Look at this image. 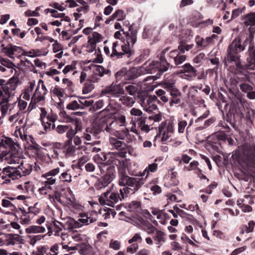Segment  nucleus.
I'll return each instance as SVG.
<instances>
[{"label":"nucleus","mask_w":255,"mask_h":255,"mask_svg":"<svg viewBox=\"0 0 255 255\" xmlns=\"http://www.w3.org/2000/svg\"><path fill=\"white\" fill-rule=\"evenodd\" d=\"M77 220L71 217H66L61 219L60 221H54L52 224L53 226V231L54 235L57 236L65 235L61 233L63 229L64 230L73 231L75 229L81 228L83 226L88 225L95 222V220L88 214H80Z\"/></svg>","instance_id":"obj_1"},{"label":"nucleus","mask_w":255,"mask_h":255,"mask_svg":"<svg viewBox=\"0 0 255 255\" xmlns=\"http://www.w3.org/2000/svg\"><path fill=\"white\" fill-rule=\"evenodd\" d=\"M165 52L166 49H164L161 52L159 61L146 62L140 67V68L142 69V74H153L157 72L160 75L167 71L170 64L167 62L165 58Z\"/></svg>","instance_id":"obj_2"},{"label":"nucleus","mask_w":255,"mask_h":255,"mask_svg":"<svg viewBox=\"0 0 255 255\" xmlns=\"http://www.w3.org/2000/svg\"><path fill=\"white\" fill-rule=\"evenodd\" d=\"M32 171V166L27 162L22 161L17 167L8 166L3 169V178L8 177L14 180L21 176L29 174Z\"/></svg>","instance_id":"obj_3"},{"label":"nucleus","mask_w":255,"mask_h":255,"mask_svg":"<svg viewBox=\"0 0 255 255\" xmlns=\"http://www.w3.org/2000/svg\"><path fill=\"white\" fill-rule=\"evenodd\" d=\"M144 183V180L143 178L130 177L124 173H121L120 175L119 185L129 187L134 192L138 190Z\"/></svg>","instance_id":"obj_4"},{"label":"nucleus","mask_w":255,"mask_h":255,"mask_svg":"<svg viewBox=\"0 0 255 255\" xmlns=\"http://www.w3.org/2000/svg\"><path fill=\"white\" fill-rule=\"evenodd\" d=\"M244 49L245 47L241 45L240 40L237 38L232 41L228 49V59L231 61H235L239 68L241 66L240 62L238 61L240 57L239 53Z\"/></svg>","instance_id":"obj_5"},{"label":"nucleus","mask_w":255,"mask_h":255,"mask_svg":"<svg viewBox=\"0 0 255 255\" xmlns=\"http://www.w3.org/2000/svg\"><path fill=\"white\" fill-rule=\"evenodd\" d=\"M99 201L102 205H107L114 207L115 205L120 201H122L118 192L107 191L103 196L99 198Z\"/></svg>","instance_id":"obj_6"},{"label":"nucleus","mask_w":255,"mask_h":255,"mask_svg":"<svg viewBox=\"0 0 255 255\" xmlns=\"http://www.w3.org/2000/svg\"><path fill=\"white\" fill-rule=\"evenodd\" d=\"M47 90L44 82L40 79L36 86L35 92L31 97V104H36L45 100V96L47 93Z\"/></svg>","instance_id":"obj_7"},{"label":"nucleus","mask_w":255,"mask_h":255,"mask_svg":"<svg viewBox=\"0 0 255 255\" xmlns=\"http://www.w3.org/2000/svg\"><path fill=\"white\" fill-rule=\"evenodd\" d=\"M174 131V125L172 122H162L158 127V134L163 141L167 140Z\"/></svg>","instance_id":"obj_8"},{"label":"nucleus","mask_w":255,"mask_h":255,"mask_svg":"<svg viewBox=\"0 0 255 255\" xmlns=\"http://www.w3.org/2000/svg\"><path fill=\"white\" fill-rule=\"evenodd\" d=\"M102 93L112 97L119 98L124 94L125 90L120 84L113 83L110 85L106 87L102 91Z\"/></svg>","instance_id":"obj_9"},{"label":"nucleus","mask_w":255,"mask_h":255,"mask_svg":"<svg viewBox=\"0 0 255 255\" xmlns=\"http://www.w3.org/2000/svg\"><path fill=\"white\" fill-rule=\"evenodd\" d=\"M156 100L155 96H145L141 99V105L144 111L151 113L157 110Z\"/></svg>","instance_id":"obj_10"},{"label":"nucleus","mask_w":255,"mask_h":255,"mask_svg":"<svg viewBox=\"0 0 255 255\" xmlns=\"http://www.w3.org/2000/svg\"><path fill=\"white\" fill-rule=\"evenodd\" d=\"M60 170L59 168L53 169L49 171L42 175V177L46 179V180L43 182V184L45 186L51 187V185L56 183L57 179L55 177L57 175L60 173Z\"/></svg>","instance_id":"obj_11"},{"label":"nucleus","mask_w":255,"mask_h":255,"mask_svg":"<svg viewBox=\"0 0 255 255\" xmlns=\"http://www.w3.org/2000/svg\"><path fill=\"white\" fill-rule=\"evenodd\" d=\"M116 171L115 167L113 166H110L107 169V172L102 178L101 184L102 187H106L108 186L115 178Z\"/></svg>","instance_id":"obj_12"},{"label":"nucleus","mask_w":255,"mask_h":255,"mask_svg":"<svg viewBox=\"0 0 255 255\" xmlns=\"http://www.w3.org/2000/svg\"><path fill=\"white\" fill-rule=\"evenodd\" d=\"M243 154L249 162L254 163L255 162V145L252 144L245 145Z\"/></svg>","instance_id":"obj_13"},{"label":"nucleus","mask_w":255,"mask_h":255,"mask_svg":"<svg viewBox=\"0 0 255 255\" xmlns=\"http://www.w3.org/2000/svg\"><path fill=\"white\" fill-rule=\"evenodd\" d=\"M183 53H180V51L175 50L169 52V57L174 59L175 64L177 66L182 64L186 60V56L182 54Z\"/></svg>","instance_id":"obj_14"},{"label":"nucleus","mask_w":255,"mask_h":255,"mask_svg":"<svg viewBox=\"0 0 255 255\" xmlns=\"http://www.w3.org/2000/svg\"><path fill=\"white\" fill-rule=\"evenodd\" d=\"M171 99L170 101V106H172L173 104H178L181 102V93L178 89L173 85L169 89Z\"/></svg>","instance_id":"obj_15"},{"label":"nucleus","mask_w":255,"mask_h":255,"mask_svg":"<svg viewBox=\"0 0 255 255\" xmlns=\"http://www.w3.org/2000/svg\"><path fill=\"white\" fill-rule=\"evenodd\" d=\"M142 74V69L140 67L132 68L128 70H125V80H129L135 79Z\"/></svg>","instance_id":"obj_16"},{"label":"nucleus","mask_w":255,"mask_h":255,"mask_svg":"<svg viewBox=\"0 0 255 255\" xmlns=\"http://www.w3.org/2000/svg\"><path fill=\"white\" fill-rule=\"evenodd\" d=\"M56 120V116L51 114L48 115L45 120L41 121L42 125L46 132L50 131L55 127L54 122Z\"/></svg>","instance_id":"obj_17"},{"label":"nucleus","mask_w":255,"mask_h":255,"mask_svg":"<svg viewBox=\"0 0 255 255\" xmlns=\"http://www.w3.org/2000/svg\"><path fill=\"white\" fill-rule=\"evenodd\" d=\"M123 33L125 34L126 37V42L128 44H130L133 46L137 40L136 32L131 29L130 27H128V31L124 32L123 30Z\"/></svg>","instance_id":"obj_18"},{"label":"nucleus","mask_w":255,"mask_h":255,"mask_svg":"<svg viewBox=\"0 0 255 255\" xmlns=\"http://www.w3.org/2000/svg\"><path fill=\"white\" fill-rule=\"evenodd\" d=\"M13 145V141L10 138L2 137L0 138V152L9 150Z\"/></svg>","instance_id":"obj_19"},{"label":"nucleus","mask_w":255,"mask_h":255,"mask_svg":"<svg viewBox=\"0 0 255 255\" xmlns=\"http://www.w3.org/2000/svg\"><path fill=\"white\" fill-rule=\"evenodd\" d=\"M1 47H2L1 49L2 51L10 58H13V55L15 52L21 49L20 47L10 44L8 45L5 47H4L3 45H2Z\"/></svg>","instance_id":"obj_20"},{"label":"nucleus","mask_w":255,"mask_h":255,"mask_svg":"<svg viewBox=\"0 0 255 255\" xmlns=\"http://www.w3.org/2000/svg\"><path fill=\"white\" fill-rule=\"evenodd\" d=\"M154 236L153 237L155 244L158 245V247L160 248L161 245L165 242V234L161 230H157L154 233Z\"/></svg>","instance_id":"obj_21"},{"label":"nucleus","mask_w":255,"mask_h":255,"mask_svg":"<svg viewBox=\"0 0 255 255\" xmlns=\"http://www.w3.org/2000/svg\"><path fill=\"white\" fill-rule=\"evenodd\" d=\"M45 231V227L37 225L30 226L25 229L26 233L28 234L43 233Z\"/></svg>","instance_id":"obj_22"},{"label":"nucleus","mask_w":255,"mask_h":255,"mask_svg":"<svg viewBox=\"0 0 255 255\" xmlns=\"http://www.w3.org/2000/svg\"><path fill=\"white\" fill-rule=\"evenodd\" d=\"M196 44L199 47H205L213 43V41L211 37H207L205 38H200L197 36L195 38Z\"/></svg>","instance_id":"obj_23"},{"label":"nucleus","mask_w":255,"mask_h":255,"mask_svg":"<svg viewBox=\"0 0 255 255\" xmlns=\"http://www.w3.org/2000/svg\"><path fill=\"white\" fill-rule=\"evenodd\" d=\"M86 131L90 132L95 139L100 137V133L102 132V128L100 126H94L87 129Z\"/></svg>","instance_id":"obj_24"},{"label":"nucleus","mask_w":255,"mask_h":255,"mask_svg":"<svg viewBox=\"0 0 255 255\" xmlns=\"http://www.w3.org/2000/svg\"><path fill=\"white\" fill-rule=\"evenodd\" d=\"M110 143L113 148H115L117 150H122L124 148V142L115 137H110Z\"/></svg>","instance_id":"obj_25"},{"label":"nucleus","mask_w":255,"mask_h":255,"mask_svg":"<svg viewBox=\"0 0 255 255\" xmlns=\"http://www.w3.org/2000/svg\"><path fill=\"white\" fill-rule=\"evenodd\" d=\"M24 118L23 113L20 112H18L17 113L11 116L9 118L8 120L10 123H18L19 124H21L23 123Z\"/></svg>","instance_id":"obj_26"},{"label":"nucleus","mask_w":255,"mask_h":255,"mask_svg":"<svg viewBox=\"0 0 255 255\" xmlns=\"http://www.w3.org/2000/svg\"><path fill=\"white\" fill-rule=\"evenodd\" d=\"M79 123L78 122L75 121V125H76V130L73 129L71 128L69 129H68L67 131L66 136L68 138V140L67 141V144H71L72 142V138L75 136V134L76 133L77 131L78 130H80V128L79 127Z\"/></svg>","instance_id":"obj_27"},{"label":"nucleus","mask_w":255,"mask_h":255,"mask_svg":"<svg viewBox=\"0 0 255 255\" xmlns=\"http://www.w3.org/2000/svg\"><path fill=\"white\" fill-rule=\"evenodd\" d=\"M157 167L158 165L156 163L150 164L142 172H140V175L145 176V177L147 178L150 172H155L157 171Z\"/></svg>","instance_id":"obj_28"},{"label":"nucleus","mask_w":255,"mask_h":255,"mask_svg":"<svg viewBox=\"0 0 255 255\" xmlns=\"http://www.w3.org/2000/svg\"><path fill=\"white\" fill-rule=\"evenodd\" d=\"M199 165V163L198 161L194 160L192 161L189 165L187 166H185L184 169L188 171L194 170L195 171V173L197 175H199V173H201L202 170L198 167Z\"/></svg>","instance_id":"obj_29"},{"label":"nucleus","mask_w":255,"mask_h":255,"mask_svg":"<svg viewBox=\"0 0 255 255\" xmlns=\"http://www.w3.org/2000/svg\"><path fill=\"white\" fill-rule=\"evenodd\" d=\"M254 198L250 195H246L244 198L239 199L237 201V205L241 208L246 204H253L254 203Z\"/></svg>","instance_id":"obj_30"},{"label":"nucleus","mask_w":255,"mask_h":255,"mask_svg":"<svg viewBox=\"0 0 255 255\" xmlns=\"http://www.w3.org/2000/svg\"><path fill=\"white\" fill-rule=\"evenodd\" d=\"M120 197L121 201L124 200L125 198L128 197L129 195L134 193L135 192L132 191L130 187L126 186H124L123 188L120 189Z\"/></svg>","instance_id":"obj_31"},{"label":"nucleus","mask_w":255,"mask_h":255,"mask_svg":"<svg viewBox=\"0 0 255 255\" xmlns=\"http://www.w3.org/2000/svg\"><path fill=\"white\" fill-rule=\"evenodd\" d=\"M120 101L123 104L129 107H131L135 103V99L134 97L128 96L127 95L121 96Z\"/></svg>","instance_id":"obj_32"},{"label":"nucleus","mask_w":255,"mask_h":255,"mask_svg":"<svg viewBox=\"0 0 255 255\" xmlns=\"http://www.w3.org/2000/svg\"><path fill=\"white\" fill-rule=\"evenodd\" d=\"M141 210V204L138 201H132L128 204V211L130 212H139Z\"/></svg>","instance_id":"obj_33"},{"label":"nucleus","mask_w":255,"mask_h":255,"mask_svg":"<svg viewBox=\"0 0 255 255\" xmlns=\"http://www.w3.org/2000/svg\"><path fill=\"white\" fill-rule=\"evenodd\" d=\"M182 67L183 69L181 71V73H190L191 75H193L194 76L196 75V70L190 64L186 63Z\"/></svg>","instance_id":"obj_34"},{"label":"nucleus","mask_w":255,"mask_h":255,"mask_svg":"<svg viewBox=\"0 0 255 255\" xmlns=\"http://www.w3.org/2000/svg\"><path fill=\"white\" fill-rule=\"evenodd\" d=\"M130 114L131 115L136 117V120L138 122L145 118L143 116L142 112L139 109L135 108H133L130 110Z\"/></svg>","instance_id":"obj_35"},{"label":"nucleus","mask_w":255,"mask_h":255,"mask_svg":"<svg viewBox=\"0 0 255 255\" xmlns=\"http://www.w3.org/2000/svg\"><path fill=\"white\" fill-rule=\"evenodd\" d=\"M66 108L69 110H76L78 109H83V107H82V105L80 104L79 101L76 100L72 101L68 103L66 106Z\"/></svg>","instance_id":"obj_36"},{"label":"nucleus","mask_w":255,"mask_h":255,"mask_svg":"<svg viewBox=\"0 0 255 255\" xmlns=\"http://www.w3.org/2000/svg\"><path fill=\"white\" fill-rule=\"evenodd\" d=\"M69 250H78L81 255H84L86 253L87 250V246L84 244H77L74 247H70Z\"/></svg>","instance_id":"obj_37"},{"label":"nucleus","mask_w":255,"mask_h":255,"mask_svg":"<svg viewBox=\"0 0 255 255\" xmlns=\"http://www.w3.org/2000/svg\"><path fill=\"white\" fill-rule=\"evenodd\" d=\"M75 151V147L71 144H67V141L65 142L64 144V152L66 155L69 156L72 155Z\"/></svg>","instance_id":"obj_38"},{"label":"nucleus","mask_w":255,"mask_h":255,"mask_svg":"<svg viewBox=\"0 0 255 255\" xmlns=\"http://www.w3.org/2000/svg\"><path fill=\"white\" fill-rule=\"evenodd\" d=\"M244 23L246 25H253L255 24V12L251 13L245 17Z\"/></svg>","instance_id":"obj_39"},{"label":"nucleus","mask_w":255,"mask_h":255,"mask_svg":"<svg viewBox=\"0 0 255 255\" xmlns=\"http://www.w3.org/2000/svg\"><path fill=\"white\" fill-rule=\"evenodd\" d=\"M125 17L124 11L122 9L116 10L113 14L110 17L111 20L117 19L119 21L123 20Z\"/></svg>","instance_id":"obj_40"},{"label":"nucleus","mask_w":255,"mask_h":255,"mask_svg":"<svg viewBox=\"0 0 255 255\" xmlns=\"http://www.w3.org/2000/svg\"><path fill=\"white\" fill-rule=\"evenodd\" d=\"M109 70L105 69L102 66H96L94 70V73L95 75H99L100 77L103 76L105 74H107Z\"/></svg>","instance_id":"obj_41"},{"label":"nucleus","mask_w":255,"mask_h":255,"mask_svg":"<svg viewBox=\"0 0 255 255\" xmlns=\"http://www.w3.org/2000/svg\"><path fill=\"white\" fill-rule=\"evenodd\" d=\"M118 46H120L118 41H116L113 43L112 46V53L111 55L112 57L117 56L118 57H121L124 55L123 53L118 52L117 49V47Z\"/></svg>","instance_id":"obj_42"},{"label":"nucleus","mask_w":255,"mask_h":255,"mask_svg":"<svg viewBox=\"0 0 255 255\" xmlns=\"http://www.w3.org/2000/svg\"><path fill=\"white\" fill-rule=\"evenodd\" d=\"M249 51L250 57L248 58V60L250 63L253 64L255 63V49L253 48L252 44L250 45Z\"/></svg>","instance_id":"obj_43"},{"label":"nucleus","mask_w":255,"mask_h":255,"mask_svg":"<svg viewBox=\"0 0 255 255\" xmlns=\"http://www.w3.org/2000/svg\"><path fill=\"white\" fill-rule=\"evenodd\" d=\"M122 51L125 54H128L129 56L131 55V49L133 47L130 44H128L126 42H124L122 45H120Z\"/></svg>","instance_id":"obj_44"},{"label":"nucleus","mask_w":255,"mask_h":255,"mask_svg":"<svg viewBox=\"0 0 255 255\" xmlns=\"http://www.w3.org/2000/svg\"><path fill=\"white\" fill-rule=\"evenodd\" d=\"M72 176L67 172H63L59 176L60 180L63 182L70 183L72 181Z\"/></svg>","instance_id":"obj_45"},{"label":"nucleus","mask_w":255,"mask_h":255,"mask_svg":"<svg viewBox=\"0 0 255 255\" xmlns=\"http://www.w3.org/2000/svg\"><path fill=\"white\" fill-rule=\"evenodd\" d=\"M94 88V84L91 82H87L83 89V93L86 94L91 92Z\"/></svg>","instance_id":"obj_46"},{"label":"nucleus","mask_w":255,"mask_h":255,"mask_svg":"<svg viewBox=\"0 0 255 255\" xmlns=\"http://www.w3.org/2000/svg\"><path fill=\"white\" fill-rule=\"evenodd\" d=\"M239 87L241 89V90L243 93H248L250 92V91H252L253 90V87L251 86V85L246 83H241L239 85Z\"/></svg>","instance_id":"obj_47"},{"label":"nucleus","mask_w":255,"mask_h":255,"mask_svg":"<svg viewBox=\"0 0 255 255\" xmlns=\"http://www.w3.org/2000/svg\"><path fill=\"white\" fill-rule=\"evenodd\" d=\"M121 242L117 240H111L109 244V248L116 251L119 250L121 248Z\"/></svg>","instance_id":"obj_48"},{"label":"nucleus","mask_w":255,"mask_h":255,"mask_svg":"<svg viewBox=\"0 0 255 255\" xmlns=\"http://www.w3.org/2000/svg\"><path fill=\"white\" fill-rule=\"evenodd\" d=\"M31 218L27 213L23 212V215L20 218V223L23 225H28L30 223Z\"/></svg>","instance_id":"obj_49"},{"label":"nucleus","mask_w":255,"mask_h":255,"mask_svg":"<svg viewBox=\"0 0 255 255\" xmlns=\"http://www.w3.org/2000/svg\"><path fill=\"white\" fill-rule=\"evenodd\" d=\"M205 55L204 53H201L199 54L198 55H197L194 59H193V62L195 64L201 65L203 63V61L205 60Z\"/></svg>","instance_id":"obj_50"},{"label":"nucleus","mask_w":255,"mask_h":255,"mask_svg":"<svg viewBox=\"0 0 255 255\" xmlns=\"http://www.w3.org/2000/svg\"><path fill=\"white\" fill-rule=\"evenodd\" d=\"M156 94L160 97V99L164 103H166L168 101V98L165 96V92L162 90L159 89L155 92Z\"/></svg>","instance_id":"obj_51"},{"label":"nucleus","mask_w":255,"mask_h":255,"mask_svg":"<svg viewBox=\"0 0 255 255\" xmlns=\"http://www.w3.org/2000/svg\"><path fill=\"white\" fill-rule=\"evenodd\" d=\"M125 90L131 96H134L137 91L136 86L132 85H129L125 87Z\"/></svg>","instance_id":"obj_52"},{"label":"nucleus","mask_w":255,"mask_h":255,"mask_svg":"<svg viewBox=\"0 0 255 255\" xmlns=\"http://www.w3.org/2000/svg\"><path fill=\"white\" fill-rule=\"evenodd\" d=\"M117 125V122L112 121L109 125H107L105 130L109 133H112L115 130V127Z\"/></svg>","instance_id":"obj_53"},{"label":"nucleus","mask_w":255,"mask_h":255,"mask_svg":"<svg viewBox=\"0 0 255 255\" xmlns=\"http://www.w3.org/2000/svg\"><path fill=\"white\" fill-rule=\"evenodd\" d=\"M138 125L142 130L146 132L149 131V126L145 124V118L138 122Z\"/></svg>","instance_id":"obj_54"},{"label":"nucleus","mask_w":255,"mask_h":255,"mask_svg":"<svg viewBox=\"0 0 255 255\" xmlns=\"http://www.w3.org/2000/svg\"><path fill=\"white\" fill-rule=\"evenodd\" d=\"M89 38L92 40H93L97 43L100 42L102 40V37L101 34L97 32H93L92 35L89 36Z\"/></svg>","instance_id":"obj_55"},{"label":"nucleus","mask_w":255,"mask_h":255,"mask_svg":"<svg viewBox=\"0 0 255 255\" xmlns=\"http://www.w3.org/2000/svg\"><path fill=\"white\" fill-rule=\"evenodd\" d=\"M187 125V123L186 121H181L179 122L178 124V131L179 133H183Z\"/></svg>","instance_id":"obj_56"},{"label":"nucleus","mask_w":255,"mask_h":255,"mask_svg":"<svg viewBox=\"0 0 255 255\" xmlns=\"http://www.w3.org/2000/svg\"><path fill=\"white\" fill-rule=\"evenodd\" d=\"M255 226V222L252 220L250 221L248 223V225H246L245 226V228H246V229H245L246 233H250L252 232L254 230Z\"/></svg>","instance_id":"obj_57"},{"label":"nucleus","mask_w":255,"mask_h":255,"mask_svg":"<svg viewBox=\"0 0 255 255\" xmlns=\"http://www.w3.org/2000/svg\"><path fill=\"white\" fill-rule=\"evenodd\" d=\"M138 249V245L137 244H133L127 248V253L133 254Z\"/></svg>","instance_id":"obj_58"},{"label":"nucleus","mask_w":255,"mask_h":255,"mask_svg":"<svg viewBox=\"0 0 255 255\" xmlns=\"http://www.w3.org/2000/svg\"><path fill=\"white\" fill-rule=\"evenodd\" d=\"M52 188L47 186H45V184H43V186L40 188L38 190L39 193L41 195H47Z\"/></svg>","instance_id":"obj_59"},{"label":"nucleus","mask_w":255,"mask_h":255,"mask_svg":"<svg viewBox=\"0 0 255 255\" xmlns=\"http://www.w3.org/2000/svg\"><path fill=\"white\" fill-rule=\"evenodd\" d=\"M80 104L82 105V107H83L84 106L85 107H89L92 105L94 103L93 100H86L85 98H81L80 100H79Z\"/></svg>","instance_id":"obj_60"},{"label":"nucleus","mask_w":255,"mask_h":255,"mask_svg":"<svg viewBox=\"0 0 255 255\" xmlns=\"http://www.w3.org/2000/svg\"><path fill=\"white\" fill-rule=\"evenodd\" d=\"M59 249V245L58 244H55L51 247L50 252L47 254H49V255H58Z\"/></svg>","instance_id":"obj_61"},{"label":"nucleus","mask_w":255,"mask_h":255,"mask_svg":"<svg viewBox=\"0 0 255 255\" xmlns=\"http://www.w3.org/2000/svg\"><path fill=\"white\" fill-rule=\"evenodd\" d=\"M47 249L45 246L37 248V250L33 253L34 255H44L46 253Z\"/></svg>","instance_id":"obj_62"},{"label":"nucleus","mask_w":255,"mask_h":255,"mask_svg":"<svg viewBox=\"0 0 255 255\" xmlns=\"http://www.w3.org/2000/svg\"><path fill=\"white\" fill-rule=\"evenodd\" d=\"M69 127L67 125H59L56 128V131L59 134H63L68 130Z\"/></svg>","instance_id":"obj_63"},{"label":"nucleus","mask_w":255,"mask_h":255,"mask_svg":"<svg viewBox=\"0 0 255 255\" xmlns=\"http://www.w3.org/2000/svg\"><path fill=\"white\" fill-rule=\"evenodd\" d=\"M142 237L140 234V233H136L134 235V236L128 240V242L129 244H131L136 242H141Z\"/></svg>","instance_id":"obj_64"}]
</instances>
